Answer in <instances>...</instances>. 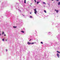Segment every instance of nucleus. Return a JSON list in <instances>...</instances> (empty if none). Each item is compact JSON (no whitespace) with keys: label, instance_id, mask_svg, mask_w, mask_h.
<instances>
[{"label":"nucleus","instance_id":"a878e982","mask_svg":"<svg viewBox=\"0 0 60 60\" xmlns=\"http://www.w3.org/2000/svg\"><path fill=\"white\" fill-rule=\"evenodd\" d=\"M7 39H6V40H5V41H7Z\"/></svg>","mask_w":60,"mask_h":60},{"label":"nucleus","instance_id":"ddd939ff","mask_svg":"<svg viewBox=\"0 0 60 60\" xmlns=\"http://www.w3.org/2000/svg\"><path fill=\"white\" fill-rule=\"evenodd\" d=\"M34 43H31V44H34Z\"/></svg>","mask_w":60,"mask_h":60},{"label":"nucleus","instance_id":"4468645a","mask_svg":"<svg viewBox=\"0 0 60 60\" xmlns=\"http://www.w3.org/2000/svg\"><path fill=\"white\" fill-rule=\"evenodd\" d=\"M41 44H43V43L42 42H41Z\"/></svg>","mask_w":60,"mask_h":60},{"label":"nucleus","instance_id":"9d476101","mask_svg":"<svg viewBox=\"0 0 60 60\" xmlns=\"http://www.w3.org/2000/svg\"><path fill=\"white\" fill-rule=\"evenodd\" d=\"M17 27L15 26H13V28H16Z\"/></svg>","mask_w":60,"mask_h":60},{"label":"nucleus","instance_id":"aec40b11","mask_svg":"<svg viewBox=\"0 0 60 60\" xmlns=\"http://www.w3.org/2000/svg\"><path fill=\"white\" fill-rule=\"evenodd\" d=\"M55 11H56L57 10H56V9H55Z\"/></svg>","mask_w":60,"mask_h":60},{"label":"nucleus","instance_id":"b1692460","mask_svg":"<svg viewBox=\"0 0 60 60\" xmlns=\"http://www.w3.org/2000/svg\"><path fill=\"white\" fill-rule=\"evenodd\" d=\"M1 34H0V35H1Z\"/></svg>","mask_w":60,"mask_h":60},{"label":"nucleus","instance_id":"1a4fd4ad","mask_svg":"<svg viewBox=\"0 0 60 60\" xmlns=\"http://www.w3.org/2000/svg\"><path fill=\"white\" fill-rule=\"evenodd\" d=\"M58 5H60V2H59L58 3Z\"/></svg>","mask_w":60,"mask_h":60},{"label":"nucleus","instance_id":"f03ea898","mask_svg":"<svg viewBox=\"0 0 60 60\" xmlns=\"http://www.w3.org/2000/svg\"><path fill=\"white\" fill-rule=\"evenodd\" d=\"M57 56L59 58V54L58 53H57Z\"/></svg>","mask_w":60,"mask_h":60},{"label":"nucleus","instance_id":"393cba45","mask_svg":"<svg viewBox=\"0 0 60 60\" xmlns=\"http://www.w3.org/2000/svg\"><path fill=\"white\" fill-rule=\"evenodd\" d=\"M54 0H52V1H54Z\"/></svg>","mask_w":60,"mask_h":60},{"label":"nucleus","instance_id":"a211bd4d","mask_svg":"<svg viewBox=\"0 0 60 60\" xmlns=\"http://www.w3.org/2000/svg\"><path fill=\"white\" fill-rule=\"evenodd\" d=\"M32 40V39H30V40H29V41H31Z\"/></svg>","mask_w":60,"mask_h":60},{"label":"nucleus","instance_id":"20e7f679","mask_svg":"<svg viewBox=\"0 0 60 60\" xmlns=\"http://www.w3.org/2000/svg\"><path fill=\"white\" fill-rule=\"evenodd\" d=\"M21 32H22V33H24V31H22Z\"/></svg>","mask_w":60,"mask_h":60},{"label":"nucleus","instance_id":"412c9836","mask_svg":"<svg viewBox=\"0 0 60 60\" xmlns=\"http://www.w3.org/2000/svg\"><path fill=\"white\" fill-rule=\"evenodd\" d=\"M37 4H39V2H37Z\"/></svg>","mask_w":60,"mask_h":60},{"label":"nucleus","instance_id":"6e6552de","mask_svg":"<svg viewBox=\"0 0 60 60\" xmlns=\"http://www.w3.org/2000/svg\"><path fill=\"white\" fill-rule=\"evenodd\" d=\"M4 34V31H3L2 33V34Z\"/></svg>","mask_w":60,"mask_h":60},{"label":"nucleus","instance_id":"9b49d317","mask_svg":"<svg viewBox=\"0 0 60 60\" xmlns=\"http://www.w3.org/2000/svg\"><path fill=\"white\" fill-rule=\"evenodd\" d=\"M30 18H32V16H30Z\"/></svg>","mask_w":60,"mask_h":60},{"label":"nucleus","instance_id":"f8f14e48","mask_svg":"<svg viewBox=\"0 0 60 60\" xmlns=\"http://www.w3.org/2000/svg\"><path fill=\"white\" fill-rule=\"evenodd\" d=\"M44 12H45V13H47V12H46V11H45V10H44Z\"/></svg>","mask_w":60,"mask_h":60},{"label":"nucleus","instance_id":"6ab92c4d","mask_svg":"<svg viewBox=\"0 0 60 60\" xmlns=\"http://www.w3.org/2000/svg\"><path fill=\"white\" fill-rule=\"evenodd\" d=\"M6 51H8L7 49H6Z\"/></svg>","mask_w":60,"mask_h":60},{"label":"nucleus","instance_id":"dca6fc26","mask_svg":"<svg viewBox=\"0 0 60 60\" xmlns=\"http://www.w3.org/2000/svg\"><path fill=\"white\" fill-rule=\"evenodd\" d=\"M43 4H46L45 2H43Z\"/></svg>","mask_w":60,"mask_h":60},{"label":"nucleus","instance_id":"7ed1b4c3","mask_svg":"<svg viewBox=\"0 0 60 60\" xmlns=\"http://www.w3.org/2000/svg\"><path fill=\"white\" fill-rule=\"evenodd\" d=\"M27 44H28V45H30V44H31V43H30L29 42H27Z\"/></svg>","mask_w":60,"mask_h":60},{"label":"nucleus","instance_id":"f257e3e1","mask_svg":"<svg viewBox=\"0 0 60 60\" xmlns=\"http://www.w3.org/2000/svg\"><path fill=\"white\" fill-rule=\"evenodd\" d=\"M34 13L35 14H36L37 13V11H36V9H34Z\"/></svg>","mask_w":60,"mask_h":60},{"label":"nucleus","instance_id":"2eb2a0df","mask_svg":"<svg viewBox=\"0 0 60 60\" xmlns=\"http://www.w3.org/2000/svg\"><path fill=\"white\" fill-rule=\"evenodd\" d=\"M34 1H35V3H36V1L35 0H34Z\"/></svg>","mask_w":60,"mask_h":60},{"label":"nucleus","instance_id":"0eeeda50","mask_svg":"<svg viewBox=\"0 0 60 60\" xmlns=\"http://www.w3.org/2000/svg\"><path fill=\"white\" fill-rule=\"evenodd\" d=\"M26 0H24V3L25 4H26Z\"/></svg>","mask_w":60,"mask_h":60},{"label":"nucleus","instance_id":"f3484780","mask_svg":"<svg viewBox=\"0 0 60 60\" xmlns=\"http://www.w3.org/2000/svg\"><path fill=\"white\" fill-rule=\"evenodd\" d=\"M2 41H4V39L3 38L2 39Z\"/></svg>","mask_w":60,"mask_h":60},{"label":"nucleus","instance_id":"bb28decb","mask_svg":"<svg viewBox=\"0 0 60 60\" xmlns=\"http://www.w3.org/2000/svg\"><path fill=\"white\" fill-rule=\"evenodd\" d=\"M30 14H31V12L30 13Z\"/></svg>","mask_w":60,"mask_h":60},{"label":"nucleus","instance_id":"5701e85b","mask_svg":"<svg viewBox=\"0 0 60 60\" xmlns=\"http://www.w3.org/2000/svg\"><path fill=\"white\" fill-rule=\"evenodd\" d=\"M4 36H6V35L5 34V35H4Z\"/></svg>","mask_w":60,"mask_h":60},{"label":"nucleus","instance_id":"4be33fe9","mask_svg":"<svg viewBox=\"0 0 60 60\" xmlns=\"http://www.w3.org/2000/svg\"><path fill=\"white\" fill-rule=\"evenodd\" d=\"M56 1H59V0H56Z\"/></svg>","mask_w":60,"mask_h":60},{"label":"nucleus","instance_id":"39448f33","mask_svg":"<svg viewBox=\"0 0 60 60\" xmlns=\"http://www.w3.org/2000/svg\"><path fill=\"white\" fill-rule=\"evenodd\" d=\"M57 53H58L60 54V52H59V51H57Z\"/></svg>","mask_w":60,"mask_h":60},{"label":"nucleus","instance_id":"423d86ee","mask_svg":"<svg viewBox=\"0 0 60 60\" xmlns=\"http://www.w3.org/2000/svg\"><path fill=\"white\" fill-rule=\"evenodd\" d=\"M56 12L57 13H58V10H56Z\"/></svg>","mask_w":60,"mask_h":60}]
</instances>
